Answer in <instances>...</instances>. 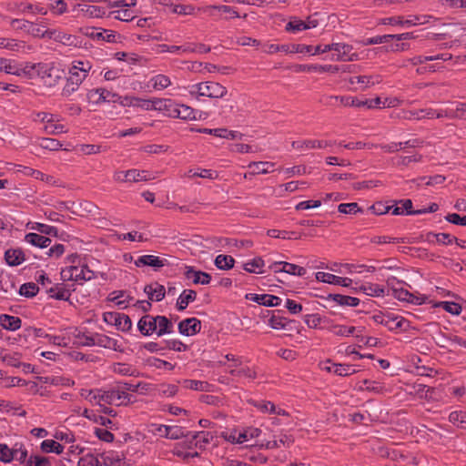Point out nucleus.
Returning <instances> with one entry per match:
<instances>
[{
	"mask_svg": "<svg viewBox=\"0 0 466 466\" xmlns=\"http://www.w3.org/2000/svg\"><path fill=\"white\" fill-rule=\"evenodd\" d=\"M77 466H101V462L95 454L86 453L79 459Z\"/></svg>",
	"mask_w": 466,
	"mask_h": 466,
	"instance_id": "338daca9",
	"label": "nucleus"
},
{
	"mask_svg": "<svg viewBox=\"0 0 466 466\" xmlns=\"http://www.w3.org/2000/svg\"><path fill=\"white\" fill-rule=\"evenodd\" d=\"M197 293L193 289H185L178 296L177 299V309L178 311H183L187 309L189 303L195 301Z\"/></svg>",
	"mask_w": 466,
	"mask_h": 466,
	"instance_id": "4c0bfd02",
	"label": "nucleus"
},
{
	"mask_svg": "<svg viewBox=\"0 0 466 466\" xmlns=\"http://www.w3.org/2000/svg\"><path fill=\"white\" fill-rule=\"evenodd\" d=\"M214 264L220 270H228L234 267L235 259L229 255L219 254L215 258Z\"/></svg>",
	"mask_w": 466,
	"mask_h": 466,
	"instance_id": "5fc2aeb1",
	"label": "nucleus"
},
{
	"mask_svg": "<svg viewBox=\"0 0 466 466\" xmlns=\"http://www.w3.org/2000/svg\"><path fill=\"white\" fill-rule=\"evenodd\" d=\"M134 264L137 268L143 267H150L154 270H158L159 268L167 265V260L164 258L155 256V255H143L139 256L135 261Z\"/></svg>",
	"mask_w": 466,
	"mask_h": 466,
	"instance_id": "2eb2a0df",
	"label": "nucleus"
},
{
	"mask_svg": "<svg viewBox=\"0 0 466 466\" xmlns=\"http://www.w3.org/2000/svg\"><path fill=\"white\" fill-rule=\"evenodd\" d=\"M188 94L196 98L207 96L210 98H220L227 94V89L220 84L212 81L201 82L190 85L187 87Z\"/></svg>",
	"mask_w": 466,
	"mask_h": 466,
	"instance_id": "f03ea898",
	"label": "nucleus"
},
{
	"mask_svg": "<svg viewBox=\"0 0 466 466\" xmlns=\"http://www.w3.org/2000/svg\"><path fill=\"white\" fill-rule=\"evenodd\" d=\"M47 38L67 46L72 45L74 42V37L71 35L56 29L49 30Z\"/></svg>",
	"mask_w": 466,
	"mask_h": 466,
	"instance_id": "864d4df0",
	"label": "nucleus"
},
{
	"mask_svg": "<svg viewBox=\"0 0 466 466\" xmlns=\"http://www.w3.org/2000/svg\"><path fill=\"white\" fill-rule=\"evenodd\" d=\"M40 380L46 384L53 386L71 387L75 384L74 380H72L71 379L62 376L41 377Z\"/></svg>",
	"mask_w": 466,
	"mask_h": 466,
	"instance_id": "a18cd8bd",
	"label": "nucleus"
},
{
	"mask_svg": "<svg viewBox=\"0 0 466 466\" xmlns=\"http://www.w3.org/2000/svg\"><path fill=\"white\" fill-rule=\"evenodd\" d=\"M331 145H332V143L330 141L315 140V139L298 140V141H293L291 144L292 147L295 149H298V150L326 148L328 147H330Z\"/></svg>",
	"mask_w": 466,
	"mask_h": 466,
	"instance_id": "b1692460",
	"label": "nucleus"
},
{
	"mask_svg": "<svg viewBox=\"0 0 466 466\" xmlns=\"http://www.w3.org/2000/svg\"><path fill=\"white\" fill-rule=\"evenodd\" d=\"M329 59L331 61L354 62L360 60V56L358 53L353 52L351 45L334 42L331 43V56Z\"/></svg>",
	"mask_w": 466,
	"mask_h": 466,
	"instance_id": "39448f33",
	"label": "nucleus"
},
{
	"mask_svg": "<svg viewBox=\"0 0 466 466\" xmlns=\"http://www.w3.org/2000/svg\"><path fill=\"white\" fill-rule=\"evenodd\" d=\"M20 66L17 60L0 57V72L19 76Z\"/></svg>",
	"mask_w": 466,
	"mask_h": 466,
	"instance_id": "f704fd0d",
	"label": "nucleus"
},
{
	"mask_svg": "<svg viewBox=\"0 0 466 466\" xmlns=\"http://www.w3.org/2000/svg\"><path fill=\"white\" fill-rule=\"evenodd\" d=\"M285 54H302V55H309V52H311L313 50V46L309 45H304V44H290V45H284Z\"/></svg>",
	"mask_w": 466,
	"mask_h": 466,
	"instance_id": "13d9d810",
	"label": "nucleus"
},
{
	"mask_svg": "<svg viewBox=\"0 0 466 466\" xmlns=\"http://www.w3.org/2000/svg\"><path fill=\"white\" fill-rule=\"evenodd\" d=\"M304 322L310 329H319L320 328L321 323L329 324L330 320L321 317L318 313H312L304 316Z\"/></svg>",
	"mask_w": 466,
	"mask_h": 466,
	"instance_id": "603ef678",
	"label": "nucleus"
},
{
	"mask_svg": "<svg viewBox=\"0 0 466 466\" xmlns=\"http://www.w3.org/2000/svg\"><path fill=\"white\" fill-rule=\"evenodd\" d=\"M92 62L87 59L74 60L69 66L68 76L66 79L81 86L84 80L88 76L92 69Z\"/></svg>",
	"mask_w": 466,
	"mask_h": 466,
	"instance_id": "7ed1b4c3",
	"label": "nucleus"
},
{
	"mask_svg": "<svg viewBox=\"0 0 466 466\" xmlns=\"http://www.w3.org/2000/svg\"><path fill=\"white\" fill-rule=\"evenodd\" d=\"M80 14L88 18H102L107 15L105 8L91 5H85L81 6Z\"/></svg>",
	"mask_w": 466,
	"mask_h": 466,
	"instance_id": "e433bc0d",
	"label": "nucleus"
},
{
	"mask_svg": "<svg viewBox=\"0 0 466 466\" xmlns=\"http://www.w3.org/2000/svg\"><path fill=\"white\" fill-rule=\"evenodd\" d=\"M382 81V77L380 75H363V76H350L349 78V82L351 85L360 84L362 89H367L370 86H373L377 84H380Z\"/></svg>",
	"mask_w": 466,
	"mask_h": 466,
	"instance_id": "a878e982",
	"label": "nucleus"
},
{
	"mask_svg": "<svg viewBox=\"0 0 466 466\" xmlns=\"http://www.w3.org/2000/svg\"><path fill=\"white\" fill-rule=\"evenodd\" d=\"M426 16L410 15L409 18L401 16L386 17L381 19L382 25H401L404 27H410L417 25H424L427 23Z\"/></svg>",
	"mask_w": 466,
	"mask_h": 466,
	"instance_id": "ddd939ff",
	"label": "nucleus"
},
{
	"mask_svg": "<svg viewBox=\"0 0 466 466\" xmlns=\"http://www.w3.org/2000/svg\"><path fill=\"white\" fill-rule=\"evenodd\" d=\"M102 462L105 466H127V458L122 451H106L101 454Z\"/></svg>",
	"mask_w": 466,
	"mask_h": 466,
	"instance_id": "aec40b11",
	"label": "nucleus"
},
{
	"mask_svg": "<svg viewBox=\"0 0 466 466\" xmlns=\"http://www.w3.org/2000/svg\"><path fill=\"white\" fill-rule=\"evenodd\" d=\"M358 290L367 296L374 298H383L386 296V289L383 286L366 282L359 286Z\"/></svg>",
	"mask_w": 466,
	"mask_h": 466,
	"instance_id": "cd10ccee",
	"label": "nucleus"
},
{
	"mask_svg": "<svg viewBox=\"0 0 466 466\" xmlns=\"http://www.w3.org/2000/svg\"><path fill=\"white\" fill-rule=\"evenodd\" d=\"M451 58V55L448 53H441L436 56H416L410 59V62L413 66L421 65L425 62L441 60L448 61Z\"/></svg>",
	"mask_w": 466,
	"mask_h": 466,
	"instance_id": "37998d69",
	"label": "nucleus"
},
{
	"mask_svg": "<svg viewBox=\"0 0 466 466\" xmlns=\"http://www.w3.org/2000/svg\"><path fill=\"white\" fill-rule=\"evenodd\" d=\"M412 202L410 199H401L393 205L392 215H412Z\"/></svg>",
	"mask_w": 466,
	"mask_h": 466,
	"instance_id": "8fccbe9b",
	"label": "nucleus"
},
{
	"mask_svg": "<svg viewBox=\"0 0 466 466\" xmlns=\"http://www.w3.org/2000/svg\"><path fill=\"white\" fill-rule=\"evenodd\" d=\"M260 433L261 431L258 428L254 427L234 430L228 434L227 440L232 443L244 444L258 438Z\"/></svg>",
	"mask_w": 466,
	"mask_h": 466,
	"instance_id": "6e6552de",
	"label": "nucleus"
},
{
	"mask_svg": "<svg viewBox=\"0 0 466 466\" xmlns=\"http://www.w3.org/2000/svg\"><path fill=\"white\" fill-rule=\"evenodd\" d=\"M201 323L196 318H188L178 323V331L184 336H193L200 331Z\"/></svg>",
	"mask_w": 466,
	"mask_h": 466,
	"instance_id": "4be33fe9",
	"label": "nucleus"
},
{
	"mask_svg": "<svg viewBox=\"0 0 466 466\" xmlns=\"http://www.w3.org/2000/svg\"><path fill=\"white\" fill-rule=\"evenodd\" d=\"M86 96L88 101L94 105H100L102 103L119 104V100L121 97V96H119L118 94L109 91L106 88L91 89L87 92Z\"/></svg>",
	"mask_w": 466,
	"mask_h": 466,
	"instance_id": "0eeeda50",
	"label": "nucleus"
},
{
	"mask_svg": "<svg viewBox=\"0 0 466 466\" xmlns=\"http://www.w3.org/2000/svg\"><path fill=\"white\" fill-rule=\"evenodd\" d=\"M5 259L9 266H18L25 261V254L21 249L10 248L5 251Z\"/></svg>",
	"mask_w": 466,
	"mask_h": 466,
	"instance_id": "c9c22d12",
	"label": "nucleus"
},
{
	"mask_svg": "<svg viewBox=\"0 0 466 466\" xmlns=\"http://www.w3.org/2000/svg\"><path fill=\"white\" fill-rule=\"evenodd\" d=\"M249 175H266L274 171L275 163L269 161L250 162L248 167Z\"/></svg>",
	"mask_w": 466,
	"mask_h": 466,
	"instance_id": "bb28decb",
	"label": "nucleus"
},
{
	"mask_svg": "<svg viewBox=\"0 0 466 466\" xmlns=\"http://www.w3.org/2000/svg\"><path fill=\"white\" fill-rule=\"evenodd\" d=\"M412 37V33H403L399 35H376L372 37H369L365 40H363L362 44L364 46H370V45H380L383 43H387L390 39H396L398 41L410 39Z\"/></svg>",
	"mask_w": 466,
	"mask_h": 466,
	"instance_id": "5701e85b",
	"label": "nucleus"
},
{
	"mask_svg": "<svg viewBox=\"0 0 466 466\" xmlns=\"http://www.w3.org/2000/svg\"><path fill=\"white\" fill-rule=\"evenodd\" d=\"M148 83L153 89L157 91L164 90L165 88L171 86L170 78L167 76L162 74L152 76Z\"/></svg>",
	"mask_w": 466,
	"mask_h": 466,
	"instance_id": "49530a36",
	"label": "nucleus"
},
{
	"mask_svg": "<svg viewBox=\"0 0 466 466\" xmlns=\"http://www.w3.org/2000/svg\"><path fill=\"white\" fill-rule=\"evenodd\" d=\"M380 322L387 327L390 330H405L409 327V322L406 319L395 314H389L380 317Z\"/></svg>",
	"mask_w": 466,
	"mask_h": 466,
	"instance_id": "a211bd4d",
	"label": "nucleus"
},
{
	"mask_svg": "<svg viewBox=\"0 0 466 466\" xmlns=\"http://www.w3.org/2000/svg\"><path fill=\"white\" fill-rule=\"evenodd\" d=\"M95 343L96 346L116 350L119 348L118 341L104 334H95Z\"/></svg>",
	"mask_w": 466,
	"mask_h": 466,
	"instance_id": "c03bdc74",
	"label": "nucleus"
},
{
	"mask_svg": "<svg viewBox=\"0 0 466 466\" xmlns=\"http://www.w3.org/2000/svg\"><path fill=\"white\" fill-rule=\"evenodd\" d=\"M80 396L86 400L89 401L93 405H97L101 407V397H102V390L101 389H81Z\"/></svg>",
	"mask_w": 466,
	"mask_h": 466,
	"instance_id": "79ce46f5",
	"label": "nucleus"
},
{
	"mask_svg": "<svg viewBox=\"0 0 466 466\" xmlns=\"http://www.w3.org/2000/svg\"><path fill=\"white\" fill-rule=\"evenodd\" d=\"M184 275L196 285H208L211 276L204 271L197 270L193 267H186Z\"/></svg>",
	"mask_w": 466,
	"mask_h": 466,
	"instance_id": "412c9836",
	"label": "nucleus"
},
{
	"mask_svg": "<svg viewBox=\"0 0 466 466\" xmlns=\"http://www.w3.org/2000/svg\"><path fill=\"white\" fill-rule=\"evenodd\" d=\"M388 285L391 288L393 296L400 301H405L416 305H420L424 302V298L410 293L402 288L400 282H397L395 285L393 280L389 279Z\"/></svg>",
	"mask_w": 466,
	"mask_h": 466,
	"instance_id": "1a4fd4ad",
	"label": "nucleus"
},
{
	"mask_svg": "<svg viewBox=\"0 0 466 466\" xmlns=\"http://www.w3.org/2000/svg\"><path fill=\"white\" fill-rule=\"evenodd\" d=\"M12 462L15 461L19 465H24L28 457V451L23 443L16 442L11 447Z\"/></svg>",
	"mask_w": 466,
	"mask_h": 466,
	"instance_id": "72a5a7b5",
	"label": "nucleus"
},
{
	"mask_svg": "<svg viewBox=\"0 0 466 466\" xmlns=\"http://www.w3.org/2000/svg\"><path fill=\"white\" fill-rule=\"evenodd\" d=\"M138 330L144 335V336H150L153 333H156V317H153L151 315H145L143 316L137 323Z\"/></svg>",
	"mask_w": 466,
	"mask_h": 466,
	"instance_id": "c85d7f7f",
	"label": "nucleus"
},
{
	"mask_svg": "<svg viewBox=\"0 0 466 466\" xmlns=\"http://www.w3.org/2000/svg\"><path fill=\"white\" fill-rule=\"evenodd\" d=\"M156 177L147 170L128 169L126 171L117 170L114 173L113 178L116 182H142L154 179Z\"/></svg>",
	"mask_w": 466,
	"mask_h": 466,
	"instance_id": "423d86ee",
	"label": "nucleus"
},
{
	"mask_svg": "<svg viewBox=\"0 0 466 466\" xmlns=\"http://www.w3.org/2000/svg\"><path fill=\"white\" fill-rule=\"evenodd\" d=\"M116 8V10L109 12L107 16H113L115 19L123 22H129L135 18L133 11L129 10L127 7Z\"/></svg>",
	"mask_w": 466,
	"mask_h": 466,
	"instance_id": "3c124183",
	"label": "nucleus"
},
{
	"mask_svg": "<svg viewBox=\"0 0 466 466\" xmlns=\"http://www.w3.org/2000/svg\"><path fill=\"white\" fill-rule=\"evenodd\" d=\"M246 299L266 307H277L279 306L282 301L279 297L270 294L248 293Z\"/></svg>",
	"mask_w": 466,
	"mask_h": 466,
	"instance_id": "6ab92c4d",
	"label": "nucleus"
},
{
	"mask_svg": "<svg viewBox=\"0 0 466 466\" xmlns=\"http://www.w3.org/2000/svg\"><path fill=\"white\" fill-rule=\"evenodd\" d=\"M449 421L461 428H466V410H455L450 413Z\"/></svg>",
	"mask_w": 466,
	"mask_h": 466,
	"instance_id": "0e129e2a",
	"label": "nucleus"
},
{
	"mask_svg": "<svg viewBox=\"0 0 466 466\" xmlns=\"http://www.w3.org/2000/svg\"><path fill=\"white\" fill-rule=\"evenodd\" d=\"M41 450L44 452H53L56 454H61L64 451V447L55 440L47 439L41 442Z\"/></svg>",
	"mask_w": 466,
	"mask_h": 466,
	"instance_id": "4d7b16f0",
	"label": "nucleus"
},
{
	"mask_svg": "<svg viewBox=\"0 0 466 466\" xmlns=\"http://www.w3.org/2000/svg\"><path fill=\"white\" fill-rule=\"evenodd\" d=\"M330 98L339 101V103L345 106L367 107L365 100H359L358 98L353 96H331Z\"/></svg>",
	"mask_w": 466,
	"mask_h": 466,
	"instance_id": "680f3d73",
	"label": "nucleus"
},
{
	"mask_svg": "<svg viewBox=\"0 0 466 466\" xmlns=\"http://www.w3.org/2000/svg\"><path fill=\"white\" fill-rule=\"evenodd\" d=\"M188 177H202V178H208L209 180H215L218 178V172L213 169H206V168H195L190 169L187 172Z\"/></svg>",
	"mask_w": 466,
	"mask_h": 466,
	"instance_id": "09e8293b",
	"label": "nucleus"
},
{
	"mask_svg": "<svg viewBox=\"0 0 466 466\" xmlns=\"http://www.w3.org/2000/svg\"><path fill=\"white\" fill-rule=\"evenodd\" d=\"M327 329L333 333L335 336L341 338H349L350 336H355V338H360V333L362 332L361 327L345 325V324H338L334 323L330 320Z\"/></svg>",
	"mask_w": 466,
	"mask_h": 466,
	"instance_id": "9b49d317",
	"label": "nucleus"
},
{
	"mask_svg": "<svg viewBox=\"0 0 466 466\" xmlns=\"http://www.w3.org/2000/svg\"><path fill=\"white\" fill-rule=\"evenodd\" d=\"M0 326L5 329L15 331L21 327V319L15 316L2 314L0 315Z\"/></svg>",
	"mask_w": 466,
	"mask_h": 466,
	"instance_id": "a19ab883",
	"label": "nucleus"
},
{
	"mask_svg": "<svg viewBox=\"0 0 466 466\" xmlns=\"http://www.w3.org/2000/svg\"><path fill=\"white\" fill-rule=\"evenodd\" d=\"M41 64L42 63L34 64L30 62L21 63L19 76L26 77L29 79L37 78L39 72L38 66H40Z\"/></svg>",
	"mask_w": 466,
	"mask_h": 466,
	"instance_id": "58836bf2",
	"label": "nucleus"
},
{
	"mask_svg": "<svg viewBox=\"0 0 466 466\" xmlns=\"http://www.w3.org/2000/svg\"><path fill=\"white\" fill-rule=\"evenodd\" d=\"M135 397L127 392L126 390L120 385L107 390H102L101 397V410L110 416H116V412L107 405L126 406L132 403Z\"/></svg>",
	"mask_w": 466,
	"mask_h": 466,
	"instance_id": "f257e3e1",
	"label": "nucleus"
},
{
	"mask_svg": "<svg viewBox=\"0 0 466 466\" xmlns=\"http://www.w3.org/2000/svg\"><path fill=\"white\" fill-rule=\"evenodd\" d=\"M323 370L341 377H347L357 372L353 365L331 363L329 361H328L327 365L323 366Z\"/></svg>",
	"mask_w": 466,
	"mask_h": 466,
	"instance_id": "393cba45",
	"label": "nucleus"
},
{
	"mask_svg": "<svg viewBox=\"0 0 466 466\" xmlns=\"http://www.w3.org/2000/svg\"><path fill=\"white\" fill-rule=\"evenodd\" d=\"M177 102L170 98H152L151 111L161 112L165 116L174 118Z\"/></svg>",
	"mask_w": 466,
	"mask_h": 466,
	"instance_id": "f8f14e48",
	"label": "nucleus"
},
{
	"mask_svg": "<svg viewBox=\"0 0 466 466\" xmlns=\"http://www.w3.org/2000/svg\"><path fill=\"white\" fill-rule=\"evenodd\" d=\"M114 57L116 60L126 62L128 65H136L140 61V56L133 52H116L115 53Z\"/></svg>",
	"mask_w": 466,
	"mask_h": 466,
	"instance_id": "e2e57ef3",
	"label": "nucleus"
},
{
	"mask_svg": "<svg viewBox=\"0 0 466 466\" xmlns=\"http://www.w3.org/2000/svg\"><path fill=\"white\" fill-rule=\"evenodd\" d=\"M333 300L339 306L357 307L360 305V299L356 297L347 295L335 294Z\"/></svg>",
	"mask_w": 466,
	"mask_h": 466,
	"instance_id": "052dcab7",
	"label": "nucleus"
},
{
	"mask_svg": "<svg viewBox=\"0 0 466 466\" xmlns=\"http://www.w3.org/2000/svg\"><path fill=\"white\" fill-rule=\"evenodd\" d=\"M264 267L265 261L261 257H255L242 264L243 269L252 274H263Z\"/></svg>",
	"mask_w": 466,
	"mask_h": 466,
	"instance_id": "473e14b6",
	"label": "nucleus"
},
{
	"mask_svg": "<svg viewBox=\"0 0 466 466\" xmlns=\"http://www.w3.org/2000/svg\"><path fill=\"white\" fill-rule=\"evenodd\" d=\"M119 105L122 106H130L145 111H151L152 98H142L134 96H126L120 97Z\"/></svg>",
	"mask_w": 466,
	"mask_h": 466,
	"instance_id": "dca6fc26",
	"label": "nucleus"
},
{
	"mask_svg": "<svg viewBox=\"0 0 466 466\" xmlns=\"http://www.w3.org/2000/svg\"><path fill=\"white\" fill-rule=\"evenodd\" d=\"M203 112L195 110L187 105L177 103L174 118H179L186 121L200 120L203 119Z\"/></svg>",
	"mask_w": 466,
	"mask_h": 466,
	"instance_id": "f3484780",
	"label": "nucleus"
},
{
	"mask_svg": "<svg viewBox=\"0 0 466 466\" xmlns=\"http://www.w3.org/2000/svg\"><path fill=\"white\" fill-rule=\"evenodd\" d=\"M25 466H50V462L47 458L40 455H30L25 462Z\"/></svg>",
	"mask_w": 466,
	"mask_h": 466,
	"instance_id": "774afa93",
	"label": "nucleus"
},
{
	"mask_svg": "<svg viewBox=\"0 0 466 466\" xmlns=\"http://www.w3.org/2000/svg\"><path fill=\"white\" fill-rule=\"evenodd\" d=\"M48 33L49 30L46 29V22H41L39 24H35L32 22V26H30L28 29L29 35L38 38H47Z\"/></svg>",
	"mask_w": 466,
	"mask_h": 466,
	"instance_id": "bf43d9fd",
	"label": "nucleus"
},
{
	"mask_svg": "<svg viewBox=\"0 0 466 466\" xmlns=\"http://www.w3.org/2000/svg\"><path fill=\"white\" fill-rule=\"evenodd\" d=\"M26 228L28 229L35 230L47 236H56L58 232L56 227L39 222H29L26 224Z\"/></svg>",
	"mask_w": 466,
	"mask_h": 466,
	"instance_id": "de8ad7c7",
	"label": "nucleus"
},
{
	"mask_svg": "<svg viewBox=\"0 0 466 466\" xmlns=\"http://www.w3.org/2000/svg\"><path fill=\"white\" fill-rule=\"evenodd\" d=\"M362 383H363V386H361L360 388L362 390H366L370 392H373L376 394H381L385 391V387L383 386L382 383H380L379 381L371 380H364Z\"/></svg>",
	"mask_w": 466,
	"mask_h": 466,
	"instance_id": "69168bd1",
	"label": "nucleus"
},
{
	"mask_svg": "<svg viewBox=\"0 0 466 466\" xmlns=\"http://www.w3.org/2000/svg\"><path fill=\"white\" fill-rule=\"evenodd\" d=\"M144 291L149 299L157 302L161 301L165 298L166 294L165 287L157 282L145 286Z\"/></svg>",
	"mask_w": 466,
	"mask_h": 466,
	"instance_id": "7c9ffc66",
	"label": "nucleus"
},
{
	"mask_svg": "<svg viewBox=\"0 0 466 466\" xmlns=\"http://www.w3.org/2000/svg\"><path fill=\"white\" fill-rule=\"evenodd\" d=\"M0 48L6 49L12 53L21 54L30 53L33 49V47L25 41L5 37H0Z\"/></svg>",
	"mask_w": 466,
	"mask_h": 466,
	"instance_id": "4468645a",
	"label": "nucleus"
},
{
	"mask_svg": "<svg viewBox=\"0 0 466 466\" xmlns=\"http://www.w3.org/2000/svg\"><path fill=\"white\" fill-rule=\"evenodd\" d=\"M38 67L37 78L41 79L44 85L47 86H56L62 77L60 70L49 64L42 63Z\"/></svg>",
	"mask_w": 466,
	"mask_h": 466,
	"instance_id": "9d476101",
	"label": "nucleus"
},
{
	"mask_svg": "<svg viewBox=\"0 0 466 466\" xmlns=\"http://www.w3.org/2000/svg\"><path fill=\"white\" fill-rule=\"evenodd\" d=\"M36 145L45 150L56 151L62 147V143L55 138L42 137L36 141Z\"/></svg>",
	"mask_w": 466,
	"mask_h": 466,
	"instance_id": "6e6d98bb",
	"label": "nucleus"
},
{
	"mask_svg": "<svg viewBox=\"0 0 466 466\" xmlns=\"http://www.w3.org/2000/svg\"><path fill=\"white\" fill-rule=\"evenodd\" d=\"M24 240L25 243L40 248H47L51 244L49 238L34 232L25 234Z\"/></svg>",
	"mask_w": 466,
	"mask_h": 466,
	"instance_id": "2f4dec72",
	"label": "nucleus"
},
{
	"mask_svg": "<svg viewBox=\"0 0 466 466\" xmlns=\"http://www.w3.org/2000/svg\"><path fill=\"white\" fill-rule=\"evenodd\" d=\"M61 277L64 280H71L78 283L90 280L95 278V273L86 265L68 266L62 269Z\"/></svg>",
	"mask_w": 466,
	"mask_h": 466,
	"instance_id": "20e7f679",
	"label": "nucleus"
},
{
	"mask_svg": "<svg viewBox=\"0 0 466 466\" xmlns=\"http://www.w3.org/2000/svg\"><path fill=\"white\" fill-rule=\"evenodd\" d=\"M156 334L158 337L173 332V324L165 316H156Z\"/></svg>",
	"mask_w": 466,
	"mask_h": 466,
	"instance_id": "ea45409f",
	"label": "nucleus"
},
{
	"mask_svg": "<svg viewBox=\"0 0 466 466\" xmlns=\"http://www.w3.org/2000/svg\"><path fill=\"white\" fill-rule=\"evenodd\" d=\"M254 406L259 410L261 412L275 414L279 416H287L288 413L285 410L281 409L279 406H276L274 403L268 400H258L254 402Z\"/></svg>",
	"mask_w": 466,
	"mask_h": 466,
	"instance_id": "c756f323",
	"label": "nucleus"
}]
</instances>
